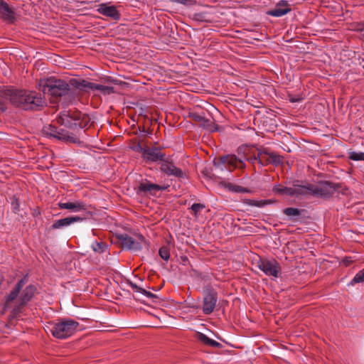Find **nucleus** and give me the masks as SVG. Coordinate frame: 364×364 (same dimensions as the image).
Here are the masks:
<instances>
[{"mask_svg":"<svg viewBox=\"0 0 364 364\" xmlns=\"http://www.w3.org/2000/svg\"><path fill=\"white\" fill-rule=\"evenodd\" d=\"M4 95L12 105L25 111H39L46 106L41 94L35 91L6 89L4 90Z\"/></svg>","mask_w":364,"mask_h":364,"instance_id":"nucleus-1","label":"nucleus"},{"mask_svg":"<svg viewBox=\"0 0 364 364\" xmlns=\"http://www.w3.org/2000/svg\"><path fill=\"white\" fill-rule=\"evenodd\" d=\"M40 86L44 93L54 97L70 98L74 95V90L70 86V81L67 82L55 77L41 80Z\"/></svg>","mask_w":364,"mask_h":364,"instance_id":"nucleus-2","label":"nucleus"},{"mask_svg":"<svg viewBox=\"0 0 364 364\" xmlns=\"http://www.w3.org/2000/svg\"><path fill=\"white\" fill-rule=\"evenodd\" d=\"M304 191H308L314 196H318L323 199L331 198L336 192L340 191L341 183H336L328 181H320L317 184L308 183L301 186Z\"/></svg>","mask_w":364,"mask_h":364,"instance_id":"nucleus-3","label":"nucleus"},{"mask_svg":"<svg viewBox=\"0 0 364 364\" xmlns=\"http://www.w3.org/2000/svg\"><path fill=\"white\" fill-rule=\"evenodd\" d=\"M79 323L71 318H60L55 322L50 331L58 339H66L77 331Z\"/></svg>","mask_w":364,"mask_h":364,"instance_id":"nucleus-4","label":"nucleus"},{"mask_svg":"<svg viewBox=\"0 0 364 364\" xmlns=\"http://www.w3.org/2000/svg\"><path fill=\"white\" fill-rule=\"evenodd\" d=\"M168 187V186L156 184L147 178H144L139 175V178L135 181L134 189L136 195L148 197L156 196L159 192L166 190Z\"/></svg>","mask_w":364,"mask_h":364,"instance_id":"nucleus-5","label":"nucleus"},{"mask_svg":"<svg viewBox=\"0 0 364 364\" xmlns=\"http://www.w3.org/2000/svg\"><path fill=\"white\" fill-rule=\"evenodd\" d=\"M42 132L43 134L48 137H53L67 143H80V140L76 134L52 124L44 126Z\"/></svg>","mask_w":364,"mask_h":364,"instance_id":"nucleus-6","label":"nucleus"},{"mask_svg":"<svg viewBox=\"0 0 364 364\" xmlns=\"http://www.w3.org/2000/svg\"><path fill=\"white\" fill-rule=\"evenodd\" d=\"M82 117V114L79 111H63L60 112L58 122L72 129H82L85 124H83Z\"/></svg>","mask_w":364,"mask_h":364,"instance_id":"nucleus-7","label":"nucleus"},{"mask_svg":"<svg viewBox=\"0 0 364 364\" xmlns=\"http://www.w3.org/2000/svg\"><path fill=\"white\" fill-rule=\"evenodd\" d=\"M218 294L211 285H207L203 291V312L205 315L212 314L217 305Z\"/></svg>","mask_w":364,"mask_h":364,"instance_id":"nucleus-8","label":"nucleus"},{"mask_svg":"<svg viewBox=\"0 0 364 364\" xmlns=\"http://www.w3.org/2000/svg\"><path fill=\"white\" fill-rule=\"evenodd\" d=\"M214 164L217 166H224L225 168L230 171L235 169H244L246 166L245 162L242 158L235 154H227L219 157L217 161H214Z\"/></svg>","mask_w":364,"mask_h":364,"instance_id":"nucleus-9","label":"nucleus"},{"mask_svg":"<svg viewBox=\"0 0 364 364\" xmlns=\"http://www.w3.org/2000/svg\"><path fill=\"white\" fill-rule=\"evenodd\" d=\"M257 267L267 276L275 278L279 277V274L281 272L280 264L275 259L259 258L257 262Z\"/></svg>","mask_w":364,"mask_h":364,"instance_id":"nucleus-10","label":"nucleus"},{"mask_svg":"<svg viewBox=\"0 0 364 364\" xmlns=\"http://www.w3.org/2000/svg\"><path fill=\"white\" fill-rule=\"evenodd\" d=\"M36 290V286L30 284L22 291L18 302L12 310L14 315H17L21 312L23 308L32 299Z\"/></svg>","mask_w":364,"mask_h":364,"instance_id":"nucleus-11","label":"nucleus"},{"mask_svg":"<svg viewBox=\"0 0 364 364\" xmlns=\"http://www.w3.org/2000/svg\"><path fill=\"white\" fill-rule=\"evenodd\" d=\"M96 11L107 18L118 21L121 18V13L114 5L108 3H102L97 5Z\"/></svg>","mask_w":364,"mask_h":364,"instance_id":"nucleus-12","label":"nucleus"},{"mask_svg":"<svg viewBox=\"0 0 364 364\" xmlns=\"http://www.w3.org/2000/svg\"><path fill=\"white\" fill-rule=\"evenodd\" d=\"M166 157V154L161 151L159 147H149L146 146V151L142 156V159L146 162L156 163L158 161H162Z\"/></svg>","mask_w":364,"mask_h":364,"instance_id":"nucleus-13","label":"nucleus"},{"mask_svg":"<svg viewBox=\"0 0 364 364\" xmlns=\"http://www.w3.org/2000/svg\"><path fill=\"white\" fill-rule=\"evenodd\" d=\"M160 170L168 176H173L178 178L185 177V173L180 168L176 167L172 161L165 159L161 161Z\"/></svg>","mask_w":364,"mask_h":364,"instance_id":"nucleus-14","label":"nucleus"},{"mask_svg":"<svg viewBox=\"0 0 364 364\" xmlns=\"http://www.w3.org/2000/svg\"><path fill=\"white\" fill-rule=\"evenodd\" d=\"M189 117L196 122L198 123L203 129L213 132L218 130V125L211 119H206L196 112L190 113Z\"/></svg>","mask_w":364,"mask_h":364,"instance_id":"nucleus-15","label":"nucleus"},{"mask_svg":"<svg viewBox=\"0 0 364 364\" xmlns=\"http://www.w3.org/2000/svg\"><path fill=\"white\" fill-rule=\"evenodd\" d=\"M291 11V5L288 1L280 0L275 5V7L267 11V14L274 17L283 16Z\"/></svg>","mask_w":364,"mask_h":364,"instance_id":"nucleus-16","label":"nucleus"},{"mask_svg":"<svg viewBox=\"0 0 364 364\" xmlns=\"http://www.w3.org/2000/svg\"><path fill=\"white\" fill-rule=\"evenodd\" d=\"M294 186H299L301 188V186H299L296 183L294 184ZM272 192L274 194L282 195V196H298L301 194H306V191H304V189L301 188L299 190L293 188H289L286 186H283L281 184H276L272 188Z\"/></svg>","mask_w":364,"mask_h":364,"instance_id":"nucleus-17","label":"nucleus"},{"mask_svg":"<svg viewBox=\"0 0 364 364\" xmlns=\"http://www.w3.org/2000/svg\"><path fill=\"white\" fill-rule=\"evenodd\" d=\"M0 16L7 23H12L16 19V14L11 7L4 0H0Z\"/></svg>","mask_w":364,"mask_h":364,"instance_id":"nucleus-18","label":"nucleus"},{"mask_svg":"<svg viewBox=\"0 0 364 364\" xmlns=\"http://www.w3.org/2000/svg\"><path fill=\"white\" fill-rule=\"evenodd\" d=\"M83 220V218H81L77 215H73L62 219L56 220L50 227V230L62 229L75 223L82 222Z\"/></svg>","mask_w":364,"mask_h":364,"instance_id":"nucleus-19","label":"nucleus"},{"mask_svg":"<svg viewBox=\"0 0 364 364\" xmlns=\"http://www.w3.org/2000/svg\"><path fill=\"white\" fill-rule=\"evenodd\" d=\"M70 86L73 90L75 88L82 92H88L90 90H93L94 82H88L84 79L71 78L69 80Z\"/></svg>","mask_w":364,"mask_h":364,"instance_id":"nucleus-20","label":"nucleus"},{"mask_svg":"<svg viewBox=\"0 0 364 364\" xmlns=\"http://www.w3.org/2000/svg\"><path fill=\"white\" fill-rule=\"evenodd\" d=\"M58 205L60 209L70 210L74 213L87 210L86 203H85L84 202H82L81 200H76L75 202H67V203L60 202L58 204Z\"/></svg>","mask_w":364,"mask_h":364,"instance_id":"nucleus-21","label":"nucleus"},{"mask_svg":"<svg viewBox=\"0 0 364 364\" xmlns=\"http://www.w3.org/2000/svg\"><path fill=\"white\" fill-rule=\"evenodd\" d=\"M257 158L259 159V164L265 166L270 164V159L269 158L270 151L269 149L260 147L257 149Z\"/></svg>","mask_w":364,"mask_h":364,"instance_id":"nucleus-22","label":"nucleus"},{"mask_svg":"<svg viewBox=\"0 0 364 364\" xmlns=\"http://www.w3.org/2000/svg\"><path fill=\"white\" fill-rule=\"evenodd\" d=\"M302 212V210L296 208H287L283 210V213L290 217V219L294 222L299 220V217L301 215Z\"/></svg>","mask_w":364,"mask_h":364,"instance_id":"nucleus-23","label":"nucleus"},{"mask_svg":"<svg viewBox=\"0 0 364 364\" xmlns=\"http://www.w3.org/2000/svg\"><path fill=\"white\" fill-rule=\"evenodd\" d=\"M274 202V200H271V199L260 200H252V199H246L245 200V203L246 205H251V206H255V207H258V208L264 207L265 205L272 204Z\"/></svg>","mask_w":364,"mask_h":364,"instance_id":"nucleus-24","label":"nucleus"},{"mask_svg":"<svg viewBox=\"0 0 364 364\" xmlns=\"http://www.w3.org/2000/svg\"><path fill=\"white\" fill-rule=\"evenodd\" d=\"M195 338L202 345L208 347H211L213 341H215L201 332H196L195 334Z\"/></svg>","mask_w":364,"mask_h":364,"instance_id":"nucleus-25","label":"nucleus"},{"mask_svg":"<svg viewBox=\"0 0 364 364\" xmlns=\"http://www.w3.org/2000/svg\"><path fill=\"white\" fill-rule=\"evenodd\" d=\"M19 294L20 291H18L14 287L13 289L10 291V293L6 296V301L4 306V311H6L9 308L11 302H13L14 300L17 299Z\"/></svg>","mask_w":364,"mask_h":364,"instance_id":"nucleus-26","label":"nucleus"},{"mask_svg":"<svg viewBox=\"0 0 364 364\" xmlns=\"http://www.w3.org/2000/svg\"><path fill=\"white\" fill-rule=\"evenodd\" d=\"M93 90H98L105 95H108L116 92L114 88L112 86L103 85L96 83H94Z\"/></svg>","mask_w":364,"mask_h":364,"instance_id":"nucleus-27","label":"nucleus"},{"mask_svg":"<svg viewBox=\"0 0 364 364\" xmlns=\"http://www.w3.org/2000/svg\"><path fill=\"white\" fill-rule=\"evenodd\" d=\"M191 275L200 282H209L211 279V276L208 272H202L196 269L192 270Z\"/></svg>","mask_w":364,"mask_h":364,"instance_id":"nucleus-28","label":"nucleus"},{"mask_svg":"<svg viewBox=\"0 0 364 364\" xmlns=\"http://www.w3.org/2000/svg\"><path fill=\"white\" fill-rule=\"evenodd\" d=\"M269 158L270 159V164L274 166H280L284 164V157L274 151H270Z\"/></svg>","mask_w":364,"mask_h":364,"instance_id":"nucleus-29","label":"nucleus"},{"mask_svg":"<svg viewBox=\"0 0 364 364\" xmlns=\"http://www.w3.org/2000/svg\"><path fill=\"white\" fill-rule=\"evenodd\" d=\"M138 238L139 240H136L132 237V242L130 243L129 250L137 251L142 249V242H144V237L139 235Z\"/></svg>","mask_w":364,"mask_h":364,"instance_id":"nucleus-30","label":"nucleus"},{"mask_svg":"<svg viewBox=\"0 0 364 364\" xmlns=\"http://www.w3.org/2000/svg\"><path fill=\"white\" fill-rule=\"evenodd\" d=\"M118 239L122 247L129 250L130 243L132 242V237L127 234H122L118 236Z\"/></svg>","mask_w":364,"mask_h":364,"instance_id":"nucleus-31","label":"nucleus"},{"mask_svg":"<svg viewBox=\"0 0 364 364\" xmlns=\"http://www.w3.org/2000/svg\"><path fill=\"white\" fill-rule=\"evenodd\" d=\"M205 208V205L203 203H193L190 208L191 213L195 217H197L198 214Z\"/></svg>","mask_w":364,"mask_h":364,"instance_id":"nucleus-32","label":"nucleus"},{"mask_svg":"<svg viewBox=\"0 0 364 364\" xmlns=\"http://www.w3.org/2000/svg\"><path fill=\"white\" fill-rule=\"evenodd\" d=\"M364 282V268L359 271L350 281V284L354 285L357 283Z\"/></svg>","mask_w":364,"mask_h":364,"instance_id":"nucleus-33","label":"nucleus"},{"mask_svg":"<svg viewBox=\"0 0 364 364\" xmlns=\"http://www.w3.org/2000/svg\"><path fill=\"white\" fill-rule=\"evenodd\" d=\"M160 257L165 261H168L170 258V249L168 246H162L159 250Z\"/></svg>","mask_w":364,"mask_h":364,"instance_id":"nucleus-34","label":"nucleus"},{"mask_svg":"<svg viewBox=\"0 0 364 364\" xmlns=\"http://www.w3.org/2000/svg\"><path fill=\"white\" fill-rule=\"evenodd\" d=\"M348 158L353 161H364V153L357 151H350Z\"/></svg>","mask_w":364,"mask_h":364,"instance_id":"nucleus-35","label":"nucleus"},{"mask_svg":"<svg viewBox=\"0 0 364 364\" xmlns=\"http://www.w3.org/2000/svg\"><path fill=\"white\" fill-rule=\"evenodd\" d=\"M92 249L95 252L98 253L104 252L107 249V245H106L104 242H95L92 244Z\"/></svg>","mask_w":364,"mask_h":364,"instance_id":"nucleus-36","label":"nucleus"},{"mask_svg":"<svg viewBox=\"0 0 364 364\" xmlns=\"http://www.w3.org/2000/svg\"><path fill=\"white\" fill-rule=\"evenodd\" d=\"M132 149L133 151H136V152H138L139 154H141V157L143 156L145 151H146V147H143L139 142L134 144L132 146Z\"/></svg>","mask_w":364,"mask_h":364,"instance_id":"nucleus-37","label":"nucleus"},{"mask_svg":"<svg viewBox=\"0 0 364 364\" xmlns=\"http://www.w3.org/2000/svg\"><path fill=\"white\" fill-rule=\"evenodd\" d=\"M173 2L179 3L186 6H193L196 5V0H171Z\"/></svg>","mask_w":364,"mask_h":364,"instance_id":"nucleus-38","label":"nucleus"},{"mask_svg":"<svg viewBox=\"0 0 364 364\" xmlns=\"http://www.w3.org/2000/svg\"><path fill=\"white\" fill-rule=\"evenodd\" d=\"M242 159L244 160V161H249L252 165H255V164L256 162H257L259 164V159L257 158V154H254V155L252 156H250V157L244 156L242 158Z\"/></svg>","mask_w":364,"mask_h":364,"instance_id":"nucleus-39","label":"nucleus"},{"mask_svg":"<svg viewBox=\"0 0 364 364\" xmlns=\"http://www.w3.org/2000/svg\"><path fill=\"white\" fill-rule=\"evenodd\" d=\"M11 205L13 212H14L15 213H18L20 208L18 198L14 197V200L11 202Z\"/></svg>","mask_w":364,"mask_h":364,"instance_id":"nucleus-40","label":"nucleus"},{"mask_svg":"<svg viewBox=\"0 0 364 364\" xmlns=\"http://www.w3.org/2000/svg\"><path fill=\"white\" fill-rule=\"evenodd\" d=\"M27 282L26 277H23L18 281L17 284L15 285L14 288L17 289L18 291H21L23 287L26 284Z\"/></svg>","mask_w":364,"mask_h":364,"instance_id":"nucleus-41","label":"nucleus"},{"mask_svg":"<svg viewBox=\"0 0 364 364\" xmlns=\"http://www.w3.org/2000/svg\"><path fill=\"white\" fill-rule=\"evenodd\" d=\"M193 18L199 21H206L205 19V15L203 13H196L193 15Z\"/></svg>","mask_w":364,"mask_h":364,"instance_id":"nucleus-42","label":"nucleus"},{"mask_svg":"<svg viewBox=\"0 0 364 364\" xmlns=\"http://www.w3.org/2000/svg\"><path fill=\"white\" fill-rule=\"evenodd\" d=\"M353 259L351 257H345L343 259H342V263L348 267L349 265H350L353 262Z\"/></svg>","mask_w":364,"mask_h":364,"instance_id":"nucleus-43","label":"nucleus"},{"mask_svg":"<svg viewBox=\"0 0 364 364\" xmlns=\"http://www.w3.org/2000/svg\"><path fill=\"white\" fill-rule=\"evenodd\" d=\"M129 285L132 287L133 291L141 293L143 288L138 287L136 284L132 282H128Z\"/></svg>","mask_w":364,"mask_h":364,"instance_id":"nucleus-44","label":"nucleus"},{"mask_svg":"<svg viewBox=\"0 0 364 364\" xmlns=\"http://www.w3.org/2000/svg\"><path fill=\"white\" fill-rule=\"evenodd\" d=\"M129 285L132 287L133 291L141 293L143 288L138 287L136 284L132 282H128Z\"/></svg>","mask_w":364,"mask_h":364,"instance_id":"nucleus-45","label":"nucleus"},{"mask_svg":"<svg viewBox=\"0 0 364 364\" xmlns=\"http://www.w3.org/2000/svg\"><path fill=\"white\" fill-rule=\"evenodd\" d=\"M129 285L132 287L133 291L141 293L143 288L138 287L136 284L132 282H128Z\"/></svg>","mask_w":364,"mask_h":364,"instance_id":"nucleus-46","label":"nucleus"},{"mask_svg":"<svg viewBox=\"0 0 364 364\" xmlns=\"http://www.w3.org/2000/svg\"><path fill=\"white\" fill-rule=\"evenodd\" d=\"M141 294L146 296L148 298H150V299H157V296L155 295L154 294L150 292V291H146V289H143L142 291H141Z\"/></svg>","mask_w":364,"mask_h":364,"instance_id":"nucleus-47","label":"nucleus"},{"mask_svg":"<svg viewBox=\"0 0 364 364\" xmlns=\"http://www.w3.org/2000/svg\"><path fill=\"white\" fill-rule=\"evenodd\" d=\"M211 347L214 348H221L223 345L220 343L214 341Z\"/></svg>","mask_w":364,"mask_h":364,"instance_id":"nucleus-48","label":"nucleus"},{"mask_svg":"<svg viewBox=\"0 0 364 364\" xmlns=\"http://www.w3.org/2000/svg\"><path fill=\"white\" fill-rule=\"evenodd\" d=\"M302 99L300 98V97H289V101L291 102H300Z\"/></svg>","mask_w":364,"mask_h":364,"instance_id":"nucleus-49","label":"nucleus"},{"mask_svg":"<svg viewBox=\"0 0 364 364\" xmlns=\"http://www.w3.org/2000/svg\"><path fill=\"white\" fill-rule=\"evenodd\" d=\"M4 109H5L4 100V99L0 96V109L4 110Z\"/></svg>","mask_w":364,"mask_h":364,"instance_id":"nucleus-50","label":"nucleus"},{"mask_svg":"<svg viewBox=\"0 0 364 364\" xmlns=\"http://www.w3.org/2000/svg\"><path fill=\"white\" fill-rule=\"evenodd\" d=\"M106 82H112V83H114V84L118 85V80H117L112 79L111 77H109V78L106 80Z\"/></svg>","mask_w":364,"mask_h":364,"instance_id":"nucleus-51","label":"nucleus"},{"mask_svg":"<svg viewBox=\"0 0 364 364\" xmlns=\"http://www.w3.org/2000/svg\"><path fill=\"white\" fill-rule=\"evenodd\" d=\"M240 189L237 190L238 191L241 192H248V191L245 188L238 187Z\"/></svg>","mask_w":364,"mask_h":364,"instance_id":"nucleus-52","label":"nucleus"},{"mask_svg":"<svg viewBox=\"0 0 364 364\" xmlns=\"http://www.w3.org/2000/svg\"><path fill=\"white\" fill-rule=\"evenodd\" d=\"M240 148H238V154H240Z\"/></svg>","mask_w":364,"mask_h":364,"instance_id":"nucleus-53","label":"nucleus"}]
</instances>
